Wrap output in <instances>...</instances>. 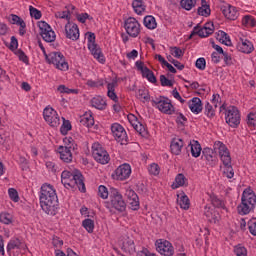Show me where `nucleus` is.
<instances>
[{
    "instance_id": "nucleus-22",
    "label": "nucleus",
    "mask_w": 256,
    "mask_h": 256,
    "mask_svg": "<svg viewBox=\"0 0 256 256\" xmlns=\"http://www.w3.org/2000/svg\"><path fill=\"white\" fill-rule=\"evenodd\" d=\"M126 195L129 199L132 211H137V209H139V196H137V193L133 190H127Z\"/></svg>"
},
{
    "instance_id": "nucleus-44",
    "label": "nucleus",
    "mask_w": 256,
    "mask_h": 256,
    "mask_svg": "<svg viewBox=\"0 0 256 256\" xmlns=\"http://www.w3.org/2000/svg\"><path fill=\"white\" fill-rule=\"evenodd\" d=\"M46 123H48L50 127H59V125H61V119L59 118V114L56 113V115L50 116V119L46 120Z\"/></svg>"
},
{
    "instance_id": "nucleus-41",
    "label": "nucleus",
    "mask_w": 256,
    "mask_h": 256,
    "mask_svg": "<svg viewBox=\"0 0 256 256\" xmlns=\"http://www.w3.org/2000/svg\"><path fill=\"white\" fill-rule=\"evenodd\" d=\"M82 226L89 233H93V230L95 229V221H93L92 219L87 218V219L82 221Z\"/></svg>"
},
{
    "instance_id": "nucleus-14",
    "label": "nucleus",
    "mask_w": 256,
    "mask_h": 256,
    "mask_svg": "<svg viewBox=\"0 0 256 256\" xmlns=\"http://www.w3.org/2000/svg\"><path fill=\"white\" fill-rule=\"evenodd\" d=\"M112 135L115 137L116 141L122 145H127L128 143V137L127 132L125 131V128L121 126L119 123H114L111 126Z\"/></svg>"
},
{
    "instance_id": "nucleus-31",
    "label": "nucleus",
    "mask_w": 256,
    "mask_h": 256,
    "mask_svg": "<svg viewBox=\"0 0 256 256\" xmlns=\"http://www.w3.org/2000/svg\"><path fill=\"white\" fill-rule=\"evenodd\" d=\"M176 183L171 185L172 189H179V187H183L187 183V178L183 173L177 174L175 178Z\"/></svg>"
},
{
    "instance_id": "nucleus-47",
    "label": "nucleus",
    "mask_w": 256,
    "mask_h": 256,
    "mask_svg": "<svg viewBox=\"0 0 256 256\" xmlns=\"http://www.w3.org/2000/svg\"><path fill=\"white\" fill-rule=\"evenodd\" d=\"M204 114L206 115V117H208L209 119H213L215 117V109H213V106L210 105L209 102H207L205 104L204 107Z\"/></svg>"
},
{
    "instance_id": "nucleus-37",
    "label": "nucleus",
    "mask_w": 256,
    "mask_h": 256,
    "mask_svg": "<svg viewBox=\"0 0 256 256\" xmlns=\"http://www.w3.org/2000/svg\"><path fill=\"white\" fill-rule=\"evenodd\" d=\"M180 5L182 9L186 11H191L195 5H197V0H181Z\"/></svg>"
},
{
    "instance_id": "nucleus-64",
    "label": "nucleus",
    "mask_w": 256,
    "mask_h": 256,
    "mask_svg": "<svg viewBox=\"0 0 256 256\" xmlns=\"http://www.w3.org/2000/svg\"><path fill=\"white\" fill-rule=\"evenodd\" d=\"M87 19L89 21H93V17H91L89 14L87 13H82V14H79L77 16V20L80 22V23H85V21H87Z\"/></svg>"
},
{
    "instance_id": "nucleus-46",
    "label": "nucleus",
    "mask_w": 256,
    "mask_h": 256,
    "mask_svg": "<svg viewBox=\"0 0 256 256\" xmlns=\"http://www.w3.org/2000/svg\"><path fill=\"white\" fill-rule=\"evenodd\" d=\"M54 115H57V111L51 107H46L43 111V117L45 121H49L51 117H54Z\"/></svg>"
},
{
    "instance_id": "nucleus-54",
    "label": "nucleus",
    "mask_w": 256,
    "mask_h": 256,
    "mask_svg": "<svg viewBox=\"0 0 256 256\" xmlns=\"http://www.w3.org/2000/svg\"><path fill=\"white\" fill-rule=\"evenodd\" d=\"M247 125H248V127H252L253 129H256V114L255 113H249L247 115Z\"/></svg>"
},
{
    "instance_id": "nucleus-32",
    "label": "nucleus",
    "mask_w": 256,
    "mask_h": 256,
    "mask_svg": "<svg viewBox=\"0 0 256 256\" xmlns=\"http://www.w3.org/2000/svg\"><path fill=\"white\" fill-rule=\"evenodd\" d=\"M142 77L147 79L149 83H153L154 85L157 84V77L155 76V73H153L148 67H145V71L142 73Z\"/></svg>"
},
{
    "instance_id": "nucleus-60",
    "label": "nucleus",
    "mask_w": 256,
    "mask_h": 256,
    "mask_svg": "<svg viewBox=\"0 0 256 256\" xmlns=\"http://www.w3.org/2000/svg\"><path fill=\"white\" fill-rule=\"evenodd\" d=\"M212 205L218 209H225V203H223L217 196L211 197Z\"/></svg>"
},
{
    "instance_id": "nucleus-18",
    "label": "nucleus",
    "mask_w": 256,
    "mask_h": 256,
    "mask_svg": "<svg viewBox=\"0 0 256 256\" xmlns=\"http://www.w3.org/2000/svg\"><path fill=\"white\" fill-rule=\"evenodd\" d=\"M203 157L206 159V161H208L211 167L217 163V152L209 147H206L202 150V158Z\"/></svg>"
},
{
    "instance_id": "nucleus-63",
    "label": "nucleus",
    "mask_w": 256,
    "mask_h": 256,
    "mask_svg": "<svg viewBox=\"0 0 256 256\" xmlns=\"http://www.w3.org/2000/svg\"><path fill=\"white\" fill-rule=\"evenodd\" d=\"M234 253L236 256H247V249L243 246H236L234 248Z\"/></svg>"
},
{
    "instance_id": "nucleus-12",
    "label": "nucleus",
    "mask_w": 256,
    "mask_h": 256,
    "mask_svg": "<svg viewBox=\"0 0 256 256\" xmlns=\"http://www.w3.org/2000/svg\"><path fill=\"white\" fill-rule=\"evenodd\" d=\"M140 27L141 24H139V21H137V19L134 17H129L124 22V28L130 37H138L139 33L141 32Z\"/></svg>"
},
{
    "instance_id": "nucleus-24",
    "label": "nucleus",
    "mask_w": 256,
    "mask_h": 256,
    "mask_svg": "<svg viewBox=\"0 0 256 256\" xmlns=\"http://www.w3.org/2000/svg\"><path fill=\"white\" fill-rule=\"evenodd\" d=\"M58 153L64 163H71L73 161V153H71V150H66L63 146H59Z\"/></svg>"
},
{
    "instance_id": "nucleus-2",
    "label": "nucleus",
    "mask_w": 256,
    "mask_h": 256,
    "mask_svg": "<svg viewBox=\"0 0 256 256\" xmlns=\"http://www.w3.org/2000/svg\"><path fill=\"white\" fill-rule=\"evenodd\" d=\"M256 205V195L251 188H246L241 197V203L237 207L239 215H249Z\"/></svg>"
},
{
    "instance_id": "nucleus-9",
    "label": "nucleus",
    "mask_w": 256,
    "mask_h": 256,
    "mask_svg": "<svg viewBox=\"0 0 256 256\" xmlns=\"http://www.w3.org/2000/svg\"><path fill=\"white\" fill-rule=\"evenodd\" d=\"M92 155L97 161V163H100L101 165H107L109 161H111V158L109 157V153L107 150L101 147V144L94 143L92 145Z\"/></svg>"
},
{
    "instance_id": "nucleus-25",
    "label": "nucleus",
    "mask_w": 256,
    "mask_h": 256,
    "mask_svg": "<svg viewBox=\"0 0 256 256\" xmlns=\"http://www.w3.org/2000/svg\"><path fill=\"white\" fill-rule=\"evenodd\" d=\"M115 87H117V80L114 79L107 85V95L114 103H119V97H117V93H115Z\"/></svg>"
},
{
    "instance_id": "nucleus-34",
    "label": "nucleus",
    "mask_w": 256,
    "mask_h": 256,
    "mask_svg": "<svg viewBox=\"0 0 256 256\" xmlns=\"http://www.w3.org/2000/svg\"><path fill=\"white\" fill-rule=\"evenodd\" d=\"M143 23L147 29H157V21L151 15L146 16Z\"/></svg>"
},
{
    "instance_id": "nucleus-48",
    "label": "nucleus",
    "mask_w": 256,
    "mask_h": 256,
    "mask_svg": "<svg viewBox=\"0 0 256 256\" xmlns=\"http://www.w3.org/2000/svg\"><path fill=\"white\" fill-rule=\"evenodd\" d=\"M57 91H59V93H66L67 95H69L70 93L77 95V93H79L78 89H71L63 84L58 86Z\"/></svg>"
},
{
    "instance_id": "nucleus-8",
    "label": "nucleus",
    "mask_w": 256,
    "mask_h": 256,
    "mask_svg": "<svg viewBox=\"0 0 256 256\" xmlns=\"http://www.w3.org/2000/svg\"><path fill=\"white\" fill-rule=\"evenodd\" d=\"M110 203L116 211H119V213H123L125 209H127V204L125 203V200H123V195H121L116 188L110 189Z\"/></svg>"
},
{
    "instance_id": "nucleus-29",
    "label": "nucleus",
    "mask_w": 256,
    "mask_h": 256,
    "mask_svg": "<svg viewBox=\"0 0 256 256\" xmlns=\"http://www.w3.org/2000/svg\"><path fill=\"white\" fill-rule=\"evenodd\" d=\"M197 14L201 17H209L211 15V6L207 4V0H201V6L198 7Z\"/></svg>"
},
{
    "instance_id": "nucleus-35",
    "label": "nucleus",
    "mask_w": 256,
    "mask_h": 256,
    "mask_svg": "<svg viewBox=\"0 0 256 256\" xmlns=\"http://www.w3.org/2000/svg\"><path fill=\"white\" fill-rule=\"evenodd\" d=\"M63 143L65 144L64 149L66 151H75L77 149V144L75 143V140L73 138H64Z\"/></svg>"
},
{
    "instance_id": "nucleus-28",
    "label": "nucleus",
    "mask_w": 256,
    "mask_h": 256,
    "mask_svg": "<svg viewBox=\"0 0 256 256\" xmlns=\"http://www.w3.org/2000/svg\"><path fill=\"white\" fill-rule=\"evenodd\" d=\"M177 197L178 205H180L181 209L187 211V209H189L191 205V202L189 201V197L187 196V194H185V192H182L181 194H178Z\"/></svg>"
},
{
    "instance_id": "nucleus-53",
    "label": "nucleus",
    "mask_w": 256,
    "mask_h": 256,
    "mask_svg": "<svg viewBox=\"0 0 256 256\" xmlns=\"http://www.w3.org/2000/svg\"><path fill=\"white\" fill-rule=\"evenodd\" d=\"M8 195L11 201H14V203H19V192H17L15 188H9Z\"/></svg>"
},
{
    "instance_id": "nucleus-61",
    "label": "nucleus",
    "mask_w": 256,
    "mask_h": 256,
    "mask_svg": "<svg viewBox=\"0 0 256 256\" xmlns=\"http://www.w3.org/2000/svg\"><path fill=\"white\" fill-rule=\"evenodd\" d=\"M195 66L197 69H200V71H205V68L207 67V61H205V58H198L196 60Z\"/></svg>"
},
{
    "instance_id": "nucleus-55",
    "label": "nucleus",
    "mask_w": 256,
    "mask_h": 256,
    "mask_svg": "<svg viewBox=\"0 0 256 256\" xmlns=\"http://www.w3.org/2000/svg\"><path fill=\"white\" fill-rule=\"evenodd\" d=\"M8 19L9 23L12 25H21V23L25 22L23 19H21V17L15 14H11Z\"/></svg>"
},
{
    "instance_id": "nucleus-56",
    "label": "nucleus",
    "mask_w": 256,
    "mask_h": 256,
    "mask_svg": "<svg viewBox=\"0 0 256 256\" xmlns=\"http://www.w3.org/2000/svg\"><path fill=\"white\" fill-rule=\"evenodd\" d=\"M98 195L101 197V199H107V197H109V190L107 187L100 185L98 187Z\"/></svg>"
},
{
    "instance_id": "nucleus-4",
    "label": "nucleus",
    "mask_w": 256,
    "mask_h": 256,
    "mask_svg": "<svg viewBox=\"0 0 256 256\" xmlns=\"http://www.w3.org/2000/svg\"><path fill=\"white\" fill-rule=\"evenodd\" d=\"M226 111V123L230 127H238L241 123V114H239V109L235 106H230L228 109L225 108V104L220 106V111Z\"/></svg>"
},
{
    "instance_id": "nucleus-49",
    "label": "nucleus",
    "mask_w": 256,
    "mask_h": 256,
    "mask_svg": "<svg viewBox=\"0 0 256 256\" xmlns=\"http://www.w3.org/2000/svg\"><path fill=\"white\" fill-rule=\"evenodd\" d=\"M72 13L73 12L71 10L56 12L55 17H57L58 19H66L69 23V22H71V14Z\"/></svg>"
},
{
    "instance_id": "nucleus-27",
    "label": "nucleus",
    "mask_w": 256,
    "mask_h": 256,
    "mask_svg": "<svg viewBox=\"0 0 256 256\" xmlns=\"http://www.w3.org/2000/svg\"><path fill=\"white\" fill-rule=\"evenodd\" d=\"M91 105L92 107H95V109H99V111H104V109H107V101H105L101 96L92 98Z\"/></svg>"
},
{
    "instance_id": "nucleus-11",
    "label": "nucleus",
    "mask_w": 256,
    "mask_h": 256,
    "mask_svg": "<svg viewBox=\"0 0 256 256\" xmlns=\"http://www.w3.org/2000/svg\"><path fill=\"white\" fill-rule=\"evenodd\" d=\"M38 27L40 29V35L46 43H53L55 39H57V35H55V31L51 28V26L45 22V21H40L38 22Z\"/></svg>"
},
{
    "instance_id": "nucleus-10",
    "label": "nucleus",
    "mask_w": 256,
    "mask_h": 256,
    "mask_svg": "<svg viewBox=\"0 0 256 256\" xmlns=\"http://www.w3.org/2000/svg\"><path fill=\"white\" fill-rule=\"evenodd\" d=\"M215 32V25L213 22H207L203 28L198 24L197 26L194 27L193 31L189 35L188 39H193L195 35H198V37L204 38V37H209V35H213Z\"/></svg>"
},
{
    "instance_id": "nucleus-43",
    "label": "nucleus",
    "mask_w": 256,
    "mask_h": 256,
    "mask_svg": "<svg viewBox=\"0 0 256 256\" xmlns=\"http://www.w3.org/2000/svg\"><path fill=\"white\" fill-rule=\"evenodd\" d=\"M63 119V124L60 127V133L62 135H67V133H69V131H71L72 126H71V122L69 120H65V118Z\"/></svg>"
},
{
    "instance_id": "nucleus-38",
    "label": "nucleus",
    "mask_w": 256,
    "mask_h": 256,
    "mask_svg": "<svg viewBox=\"0 0 256 256\" xmlns=\"http://www.w3.org/2000/svg\"><path fill=\"white\" fill-rule=\"evenodd\" d=\"M132 7L137 15H141V13L145 11V6H143V0H134L132 3Z\"/></svg>"
},
{
    "instance_id": "nucleus-16",
    "label": "nucleus",
    "mask_w": 256,
    "mask_h": 256,
    "mask_svg": "<svg viewBox=\"0 0 256 256\" xmlns=\"http://www.w3.org/2000/svg\"><path fill=\"white\" fill-rule=\"evenodd\" d=\"M115 175V179L118 181H125V179H129V177H131V165L127 163L120 165L115 170Z\"/></svg>"
},
{
    "instance_id": "nucleus-52",
    "label": "nucleus",
    "mask_w": 256,
    "mask_h": 256,
    "mask_svg": "<svg viewBox=\"0 0 256 256\" xmlns=\"http://www.w3.org/2000/svg\"><path fill=\"white\" fill-rule=\"evenodd\" d=\"M30 16L35 18L36 20L41 19L43 17V14L41 11L33 6H29Z\"/></svg>"
},
{
    "instance_id": "nucleus-26",
    "label": "nucleus",
    "mask_w": 256,
    "mask_h": 256,
    "mask_svg": "<svg viewBox=\"0 0 256 256\" xmlns=\"http://www.w3.org/2000/svg\"><path fill=\"white\" fill-rule=\"evenodd\" d=\"M187 151H191L192 157H199L201 155V144H199V141L193 140V142H190L187 146Z\"/></svg>"
},
{
    "instance_id": "nucleus-42",
    "label": "nucleus",
    "mask_w": 256,
    "mask_h": 256,
    "mask_svg": "<svg viewBox=\"0 0 256 256\" xmlns=\"http://www.w3.org/2000/svg\"><path fill=\"white\" fill-rule=\"evenodd\" d=\"M242 25H244V27H255L256 20L253 18V16L246 15L242 19Z\"/></svg>"
},
{
    "instance_id": "nucleus-21",
    "label": "nucleus",
    "mask_w": 256,
    "mask_h": 256,
    "mask_svg": "<svg viewBox=\"0 0 256 256\" xmlns=\"http://www.w3.org/2000/svg\"><path fill=\"white\" fill-rule=\"evenodd\" d=\"M189 109L192 113L199 115L201 111H203V102L199 99V97L192 98L188 103Z\"/></svg>"
},
{
    "instance_id": "nucleus-7",
    "label": "nucleus",
    "mask_w": 256,
    "mask_h": 256,
    "mask_svg": "<svg viewBox=\"0 0 256 256\" xmlns=\"http://www.w3.org/2000/svg\"><path fill=\"white\" fill-rule=\"evenodd\" d=\"M86 35H88V49L91 51V54L99 63H105V56L103 55V52H101V47L97 43H95V33L93 32H87Z\"/></svg>"
},
{
    "instance_id": "nucleus-51",
    "label": "nucleus",
    "mask_w": 256,
    "mask_h": 256,
    "mask_svg": "<svg viewBox=\"0 0 256 256\" xmlns=\"http://www.w3.org/2000/svg\"><path fill=\"white\" fill-rule=\"evenodd\" d=\"M167 59L170 63H172V65H174V67H176V69H178L179 71H183L185 69V65L181 64V62H179V60L174 59L171 55L167 56Z\"/></svg>"
},
{
    "instance_id": "nucleus-58",
    "label": "nucleus",
    "mask_w": 256,
    "mask_h": 256,
    "mask_svg": "<svg viewBox=\"0 0 256 256\" xmlns=\"http://www.w3.org/2000/svg\"><path fill=\"white\" fill-rule=\"evenodd\" d=\"M247 225L251 235L256 237V219L255 218L250 219Z\"/></svg>"
},
{
    "instance_id": "nucleus-33",
    "label": "nucleus",
    "mask_w": 256,
    "mask_h": 256,
    "mask_svg": "<svg viewBox=\"0 0 256 256\" xmlns=\"http://www.w3.org/2000/svg\"><path fill=\"white\" fill-rule=\"evenodd\" d=\"M219 35L221 38H218V41L222 43L223 45H226L227 47H231L233 43L231 42V38L229 37V34L223 30H219Z\"/></svg>"
},
{
    "instance_id": "nucleus-19",
    "label": "nucleus",
    "mask_w": 256,
    "mask_h": 256,
    "mask_svg": "<svg viewBox=\"0 0 256 256\" xmlns=\"http://www.w3.org/2000/svg\"><path fill=\"white\" fill-rule=\"evenodd\" d=\"M221 11L224 17H226V19H229L230 21H235L237 17H239V12H237V8L231 5L223 6L221 8Z\"/></svg>"
},
{
    "instance_id": "nucleus-20",
    "label": "nucleus",
    "mask_w": 256,
    "mask_h": 256,
    "mask_svg": "<svg viewBox=\"0 0 256 256\" xmlns=\"http://www.w3.org/2000/svg\"><path fill=\"white\" fill-rule=\"evenodd\" d=\"M237 49L241 52V53H253V50L255 49L253 47V43H251V41L247 40V39H243L240 38V41L237 44Z\"/></svg>"
},
{
    "instance_id": "nucleus-40",
    "label": "nucleus",
    "mask_w": 256,
    "mask_h": 256,
    "mask_svg": "<svg viewBox=\"0 0 256 256\" xmlns=\"http://www.w3.org/2000/svg\"><path fill=\"white\" fill-rule=\"evenodd\" d=\"M61 183L66 189H69V187H75V185L79 187V180L73 178L61 179Z\"/></svg>"
},
{
    "instance_id": "nucleus-59",
    "label": "nucleus",
    "mask_w": 256,
    "mask_h": 256,
    "mask_svg": "<svg viewBox=\"0 0 256 256\" xmlns=\"http://www.w3.org/2000/svg\"><path fill=\"white\" fill-rule=\"evenodd\" d=\"M160 83L162 87H173V80H169L165 75H160Z\"/></svg>"
},
{
    "instance_id": "nucleus-1",
    "label": "nucleus",
    "mask_w": 256,
    "mask_h": 256,
    "mask_svg": "<svg viewBox=\"0 0 256 256\" xmlns=\"http://www.w3.org/2000/svg\"><path fill=\"white\" fill-rule=\"evenodd\" d=\"M40 205L47 215H57L59 199L51 184H43L41 186Z\"/></svg>"
},
{
    "instance_id": "nucleus-39",
    "label": "nucleus",
    "mask_w": 256,
    "mask_h": 256,
    "mask_svg": "<svg viewBox=\"0 0 256 256\" xmlns=\"http://www.w3.org/2000/svg\"><path fill=\"white\" fill-rule=\"evenodd\" d=\"M20 247H21V240H19V238L10 240L7 245V253H11L13 249H20Z\"/></svg>"
},
{
    "instance_id": "nucleus-30",
    "label": "nucleus",
    "mask_w": 256,
    "mask_h": 256,
    "mask_svg": "<svg viewBox=\"0 0 256 256\" xmlns=\"http://www.w3.org/2000/svg\"><path fill=\"white\" fill-rule=\"evenodd\" d=\"M122 249L125 253H135V242L132 239H126L122 243Z\"/></svg>"
},
{
    "instance_id": "nucleus-57",
    "label": "nucleus",
    "mask_w": 256,
    "mask_h": 256,
    "mask_svg": "<svg viewBox=\"0 0 256 256\" xmlns=\"http://www.w3.org/2000/svg\"><path fill=\"white\" fill-rule=\"evenodd\" d=\"M138 99H140L142 103H145V101H150L151 96L149 95V92H145V90H139Z\"/></svg>"
},
{
    "instance_id": "nucleus-50",
    "label": "nucleus",
    "mask_w": 256,
    "mask_h": 256,
    "mask_svg": "<svg viewBox=\"0 0 256 256\" xmlns=\"http://www.w3.org/2000/svg\"><path fill=\"white\" fill-rule=\"evenodd\" d=\"M171 55H173L176 59H181L183 55H185V51H183L181 48L175 46L170 48Z\"/></svg>"
},
{
    "instance_id": "nucleus-45",
    "label": "nucleus",
    "mask_w": 256,
    "mask_h": 256,
    "mask_svg": "<svg viewBox=\"0 0 256 256\" xmlns=\"http://www.w3.org/2000/svg\"><path fill=\"white\" fill-rule=\"evenodd\" d=\"M0 223H4V225H11V223H13V216L9 213L2 212L0 214Z\"/></svg>"
},
{
    "instance_id": "nucleus-17",
    "label": "nucleus",
    "mask_w": 256,
    "mask_h": 256,
    "mask_svg": "<svg viewBox=\"0 0 256 256\" xmlns=\"http://www.w3.org/2000/svg\"><path fill=\"white\" fill-rule=\"evenodd\" d=\"M65 33L67 39H71V41L79 40V26H77V24L67 22L65 25Z\"/></svg>"
},
{
    "instance_id": "nucleus-15",
    "label": "nucleus",
    "mask_w": 256,
    "mask_h": 256,
    "mask_svg": "<svg viewBox=\"0 0 256 256\" xmlns=\"http://www.w3.org/2000/svg\"><path fill=\"white\" fill-rule=\"evenodd\" d=\"M156 250L158 251V253H160V255H164V256H172L175 253V249L173 248V245L171 244V242L167 241V240H160L156 242Z\"/></svg>"
},
{
    "instance_id": "nucleus-3",
    "label": "nucleus",
    "mask_w": 256,
    "mask_h": 256,
    "mask_svg": "<svg viewBox=\"0 0 256 256\" xmlns=\"http://www.w3.org/2000/svg\"><path fill=\"white\" fill-rule=\"evenodd\" d=\"M214 147V149H218L220 159L223 165L226 167V171H224L226 177L228 179H233L235 172H233V166H231V154L229 153V149H227V146L220 141L215 142Z\"/></svg>"
},
{
    "instance_id": "nucleus-23",
    "label": "nucleus",
    "mask_w": 256,
    "mask_h": 256,
    "mask_svg": "<svg viewBox=\"0 0 256 256\" xmlns=\"http://www.w3.org/2000/svg\"><path fill=\"white\" fill-rule=\"evenodd\" d=\"M171 153L173 155H181V149H183V139L174 138L170 144Z\"/></svg>"
},
{
    "instance_id": "nucleus-62",
    "label": "nucleus",
    "mask_w": 256,
    "mask_h": 256,
    "mask_svg": "<svg viewBox=\"0 0 256 256\" xmlns=\"http://www.w3.org/2000/svg\"><path fill=\"white\" fill-rule=\"evenodd\" d=\"M16 55H18L20 61H22L26 65H29V57H27V54H25L23 50H17Z\"/></svg>"
},
{
    "instance_id": "nucleus-5",
    "label": "nucleus",
    "mask_w": 256,
    "mask_h": 256,
    "mask_svg": "<svg viewBox=\"0 0 256 256\" xmlns=\"http://www.w3.org/2000/svg\"><path fill=\"white\" fill-rule=\"evenodd\" d=\"M152 105L153 107H157V109L165 115H173V113H175V106H173L171 99L165 96H160L159 98L152 100Z\"/></svg>"
},
{
    "instance_id": "nucleus-6",
    "label": "nucleus",
    "mask_w": 256,
    "mask_h": 256,
    "mask_svg": "<svg viewBox=\"0 0 256 256\" xmlns=\"http://www.w3.org/2000/svg\"><path fill=\"white\" fill-rule=\"evenodd\" d=\"M46 58L47 63L55 65L56 69H60V71H67L69 69V63L65 61V56L61 52H51Z\"/></svg>"
},
{
    "instance_id": "nucleus-13",
    "label": "nucleus",
    "mask_w": 256,
    "mask_h": 256,
    "mask_svg": "<svg viewBox=\"0 0 256 256\" xmlns=\"http://www.w3.org/2000/svg\"><path fill=\"white\" fill-rule=\"evenodd\" d=\"M61 179H76L78 181V189L81 193H85L87 188H85V181L83 174L76 170L74 173H71L67 170L63 171L61 174Z\"/></svg>"
},
{
    "instance_id": "nucleus-36",
    "label": "nucleus",
    "mask_w": 256,
    "mask_h": 256,
    "mask_svg": "<svg viewBox=\"0 0 256 256\" xmlns=\"http://www.w3.org/2000/svg\"><path fill=\"white\" fill-rule=\"evenodd\" d=\"M204 215L210 223H217V213L213 212V209L205 208Z\"/></svg>"
}]
</instances>
